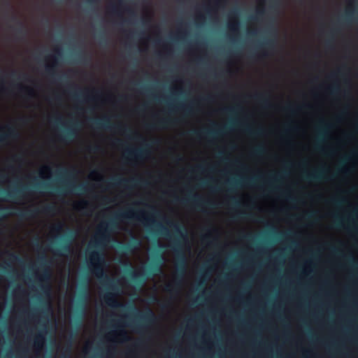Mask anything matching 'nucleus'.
Listing matches in <instances>:
<instances>
[{"label":"nucleus","instance_id":"1","mask_svg":"<svg viewBox=\"0 0 358 358\" xmlns=\"http://www.w3.org/2000/svg\"><path fill=\"white\" fill-rule=\"evenodd\" d=\"M115 220H138L143 222L146 227H148L150 224L156 225L159 228L157 231L159 234L169 237L172 241L173 250L175 252L178 254L180 253L183 244L187 242L186 230L178 223L166 219L165 220L166 223L173 229V233L171 234L166 227L155 222L154 220L145 217L143 211L136 212L133 209H129L118 213L107 223H101L95 239L90 244V248L98 249L102 248L106 243L109 242L110 239V232L117 226Z\"/></svg>","mask_w":358,"mask_h":358},{"label":"nucleus","instance_id":"2","mask_svg":"<svg viewBox=\"0 0 358 358\" xmlns=\"http://www.w3.org/2000/svg\"><path fill=\"white\" fill-rule=\"evenodd\" d=\"M103 299L104 302L111 308L129 310L138 320L130 322L127 326L133 328V329L138 333L145 331L148 329V324L152 323L156 318L154 312L150 308H148L145 312L141 313L138 311L134 306H127L118 302L116 299L115 293L107 292L103 296Z\"/></svg>","mask_w":358,"mask_h":358},{"label":"nucleus","instance_id":"3","mask_svg":"<svg viewBox=\"0 0 358 358\" xmlns=\"http://www.w3.org/2000/svg\"><path fill=\"white\" fill-rule=\"evenodd\" d=\"M89 257L96 276L99 278H103L104 282L108 285V288L112 291L115 292L119 291L117 282L111 279L104 271L105 259L103 255L97 250H93L90 252Z\"/></svg>","mask_w":358,"mask_h":358},{"label":"nucleus","instance_id":"4","mask_svg":"<svg viewBox=\"0 0 358 358\" xmlns=\"http://www.w3.org/2000/svg\"><path fill=\"white\" fill-rule=\"evenodd\" d=\"M58 173L65 178L62 185L56 189L59 194L71 193L73 190L79 193H86L89 191L86 184H79L76 185L72 181L75 178V170L62 169L59 171Z\"/></svg>","mask_w":358,"mask_h":358},{"label":"nucleus","instance_id":"5","mask_svg":"<svg viewBox=\"0 0 358 358\" xmlns=\"http://www.w3.org/2000/svg\"><path fill=\"white\" fill-rule=\"evenodd\" d=\"M164 257L162 253L157 252L153 261L144 269L143 273H136L132 269L128 271V275L133 282H137L141 277L155 276L162 272Z\"/></svg>","mask_w":358,"mask_h":358},{"label":"nucleus","instance_id":"6","mask_svg":"<svg viewBox=\"0 0 358 358\" xmlns=\"http://www.w3.org/2000/svg\"><path fill=\"white\" fill-rule=\"evenodd\" d=\"M186 271V259L182 254L179 256L178 264L177 265L176 273L173 280V285L168 284L165 287V290L169 292L174 291V287H178L184 277Z\"/></svg>","mask_w":358,"mask_h":358},{"label":"nucleus","instance_id":"7","mask_svg":"<svg viewBox=\"0 0 358 358\" xmlns=\"http://www.w3.org/2000/svg\"><path fill=\"white\" fill-rule=\"evenodd\" d=\"M93 124L98 129H111L113 128L117 129L120 131H122L124 134L129 135L133 133L131 128L123 126L122 124L113 125L110 122L108 117H103L101 119H95L93 120Z\"/></svg>","mask_w":358,"mask_h":358},{"label":"nucleus","instance_id":"8","mask_svg":"<svg viewBox=\"0 0 358 358\" xmlns=\"http://www.w3.org/2000/svg\"><path fill=\"white\" fill-rule=\"evenodd\" d=\"M39 260L41 262V265L43 267H45L46 262H47L46 257L45 255H43L39 258ZM50 278V273L49 270L46 268H44V269L43 270V273L39 277V280L42 282L46 283V285L41 284L40 285V288H41L42 292L48 296H50V287L49 285Z\"/></svg>","mask_w":358,"mask_h":358},{"label":"nucleus","instance_id":"9","mask_svg":"<svg viewBox=\"0 0 358 358\" xmlns=\"http://www.w3.org/2000/svg\"><path fill=\"white\" fill-rule=\"evenodd\" d=\"M149 145L145 143L143 146L136 149H127L125 151L126 157L129 160H141L145 159L149 154Z\"/></svg>","mask_w":358,"mask_h":358},{"label":"nucleus","instance_id":"10","mask_svg":"<svg viewBox=\"0 0 358 358\" xmlns=\"http://www.w3.org/2000/svg\"><path fill=\"white\" fill-rule=\"evenodd\" d=\"M182 203H193L198 208H203V207H208L210 208H213L215 207V203L208 201L204 200L201 196L198 194H188V196L185 199H183L180 201Z\"/></svg>","mask_w":358,"mask_h":358},{"label":"nucleus","instance_id":"11","mask_svg":"<svg viewBox=\"0 0 358 358\" xmlns=\"http://www.w3.org/2000/svg\"><path fill=\"white\" fill-rule=\"evenodd\" d=\"M29 190L25 185H17L10 190L3 191L1 193L8 199L13 200H21Z\"/></svg>","mask_w":358,"mask_h":358},{"label":"nucleus","instance_id":"12","mask_svg":"<svg viewBox=\"0 0 358 358\" xmlns=\"http://www.w3.org/2000/svg\"><path fill=\"white\" fill-rule=\"evenodd\" d=\"M55 55L52 57L53 59L52 63L45 66L46 74L52 78H54L57 75L58 59L62 56V50L61 48H55Z\"/></svg>","mask_w":358,"mask_h":358},{"label":"nucleus","instance_id":"13","mask_svg":"<svg viewBox=\"0 0 358 358\" xmlns=\"http://www.w3.org/2000/svg\"><path fill=\"white\" fill-rule=\"evenodd\" d=\"M327 172V169H321L318 170H315L311 173H305L304 178L305 180L310 182H319L324 179H327L326 177V173Z\"/></svg>","mask_w":358,"mask_h":358},{"label":"nucleus","instance_id":"14","mask_svg":"<svg viewBox=\"0 0 358 358\" xmlns=\"http://www.w3.org/2000/svg\"><path fill=\"white\" fill-rule=\"evenodd\" d=\"M330 127V125L327 124L324 120H321L320 123V126L318 127V142L315 144V150L322 152L323 151L322 147L320 145L319 142L322 141L324 137L328 134V130Z\"/></svg>","mask_w":358,"mask_h":358},{"label":"nucleus","instance_id":"15","mask_svg":"<svg viewBox=\"0 0 358 358\" xmlns=\"http://www.w3.org/2000/svg\"><path fill=\"white\" fill-rule=\"evenodd\" d=\"M270 33L273 34V38H267L263 43H262L259 45L261 48L263 49V51L261 54L262 57H266L268 56V53L266 51V49L272 50L274 48L275 44H276V30L272 29Z\"/></svg>","mask_w":358,"mask_h":358},{"label":"nucleus","instance_id":"16","mask_svg":"<svg viewBox=\"0 0 358 358\" xmlns=\"http://www.w3.org/2000/svg\"><path fill=\"white\" fill-rule=\"evenodd\" d=\"M141 245V241L137 238L133 237L131 241L126 244L120 245L119 250L124 254L132 253Z\"/></svg>","mask_w":358,"mask_h":358},{"label":"nucleus","instance_id":"17","mask_svg":"<svg viewBox=\"0 0 358 358\" xmlns=\"http://www.w3.org/2000/svg\"><path fill=\"white\" fill-rule=\"evenodd\" d=\"M229 128V125H226L223 128L216 129V130H208L206 131H199L196 130H193L191 132L192 135L195 136L197 138H201L202 134H205L208 137H214L215 136H220L224 134L228 129Z\"/></svg>","mask_w":358,"mask_h":358},{"label":"nucleus","instance_id":"18","mask_svg":"<svg viewBox=\"0 0 358 358\" xmlns=\"http://www.w3.org/2000/svg\"><path fill=\"white\" fill-rule=\"evenodd\" d=\"M77 123L71 122L68 127L62 131L60 136L61 139L63 141H71L74 138L77 134Z\"/></svg>","mask_w":358,"mask_h":358},{"label":"nucleus","instance_id":"19","mask_svg":"<svg viewBox=\"0 0 358 358\" xmlns=\"http://www.w3.org/2000/svg\"><path fill=\"white\" fill-rule=\"evenodd\" d=\"M72 241V234L68 236L62 243H61L55 250V253L59 256H64L66 253H69L71 250V243Z\"/></svg>","mask_w":358,"mask_h":358},{"label":"nucleus","instance_id":"20","mask_svg":"<svg viewBox=\"0 0 358 358\" xmlns=\"http://www.w3.org/2000/svg\"><path fill=\"white\" fill-rule=\"evenodd\" d=\"M261 180H262L261 176H252L250 178H241V182H244L245 184H246L248 185L253 186V185H256L257 182L260 181ZM240 183H241V180H238L231 179V180H229V184L230 185H233L234 184L239 185Z\"/></svg>","mask_w":358,"mask_h":358},{"label":"nucleus","instance_id":"21","mask_svg":"<svg viewBox=\"0 0 358 358\" xmlns=\"http://www.w3.org/2000/svg\"><path fill=\"white\" fill-rule=\"evenodd\" d=\"M113 182L112 183L113 185L114 186H117V185H122V186H125V187H129V186H134V185H136L138 182H143V183H148L147 182L145 181H141V180H136V179H131V180H127V179H125V178H113Z\"/></svg>","mask_w":358,"mask_h":358},{"label":"nucleus","instance_id":"22","mask_svg":"<svg viewBox=\"0 0 358 358\" xmlns=\"http://www.w3.org/2000/svg\"><path fill=\"white\" fill-rule=\"evenodd\" d=\"M6 133H0V143L5 141L8 138H15L17 136V132L15 128L11 126H6Z\"/></svg>","mask_w":358,"mask_h":358},{"label":"nucleus","instance_id":"23","mask_svg":"<svg viewBox=\"0 0 358 358\" xmlns=\"http://www.w3.org/2000/svg\"><path fill=\"white\" fill-rule=\"evenodd\" d=\"M252 98L262 103L264 107L268 108L271 106V103L266 93H257L252 96Z\"/></svg>","mask_w":358,"mask_h":358},{"label":"nucleus","instance_id":"24","mask_svg":"<svg viewBox=\"0 0 358 358\" xmlns=\"http://www.w3.org/2000/svg\"><path fill=\"white\" fill-rule=\"evenodd\" d=\"M90 92H92V93H95L96 94V96H85L84 92H82L80 93H74L73 94V97L80 101V98L81 97H84L85 98V101H94L96 98L99 97V92L96 90H91Z\"/></svg>","mask_w":358,"mask_h":358},{"label":"nucleus","instance_id":"25","mask_svg":"<svg viewBox=\"0 0 358 358\" xmlns=\"http://www.w3.org/2000/svg\"><path fill=\"white\" fill-rule=\"evenodd\" d=\"M171 123H173V121L171 120L169 118H162L158 120L157 124H149L148 127L150 129H155L157 127V126L160 128H165Z\"/></svg>","mask_w":358,"mask_h":358},{"label":"nucleus","instance_id":"26","mask_svg":"<svg viewBox=\"0 0 358 358\" xmlns=\"http://www.w3.org/2000/svg\"><path fill=\"white\" fill-rule=\"evenodd\" d=\"M245 131L250 136H259L264 134V129L262 127H258L257 129H253L250 126H246L245 127Z\"/></svg>","mask_w":358,"mask_h":358},{"label":"nucleus","instance_id":"27","mask_svg":"<svg viewBox=\"0 0 358 358\" xmlns=\"http://www.w3.org/2000/svg\"><path fill=\"white\" fill-rule=\"evenodd\" d=\"M38 213L37 210H26L20 211L17 215L23 219L31 218L35 216Z\"/></svg>","mask_w":358,"mask_h":358},{"label":"nucleus","instance_id":"28","mask_svg":"<svg viewBox=\"0 0 358 358\" xmlns=\"http://www.w3.org/2000/svg\"><path fill=\"white\" fill-rule=\"evenodd\" d=\"M45 341V336L42 332L37 334L34 338V345L37 348H41L43 347Z\"/></svg>","mask_w":358,"mask_h":358},{"label":"nucleus","instance_id":"29","mask_svg":"<svg viewBox=\"0 0 358 358\" xmlns=\"http://www.w3.org/2000/svg\"><path fill=\"white\" fill-rule=\"evenodd\" d=\"M266 148L263 145L256 146L252 152V155L256 157H261L266 153Z\"/></svg>","mask_w":358,"mask_h":358},{"label":"nucleus","instance_id":"30","mask_svg":"<svg viewBox=\"0 0 358 358\" xmlns=\"http://www.w3.org/2000/svg\"><path fill=\"white\" fill-rule=\"evenodd\" d=\"M11 20L13 21L17 22V23L19 25V27L17 29H16V33L17 34H23L26 33V30L24 29V27L23 24L17 20V17L15 15H12L11 16Z\"/></svg>","mask_w":358,"mask_h":358},{"label":"nucleus","instance_id":"31","mask_svg":"<svg viewBox=\"0 0 358 358\" xmlns=\"http://www.w3.org/2000/svg\"><path fill=\"white\" fill-rule=\"evenodd\" d=\"M239 24H240L238 20H236V21L234 22L233 23H230L229 24V28L233 33H236L238 31Z\"/></svg>","mask_w":358,"mask_h":358},{"label":"nucleus","instance_id":"32","mask_svg":"<svg viewBox=\"0 0 358 358\" xmlns=\"http://www.w3.org/2000/svg\"><path fill=\"white\" fill-rule=\"evenodd\" d=\"M238 109H239V107H230V108H222L220 110L222 113H227V114H234Z\"/></svg>","mask_w":358,"mask_h":358},{"label":"nucleus","instance_id":"33","mask_svg":"<svg viewBox=\"0 0 358 358\" xmlns=\"http://www.w3.org/2000/svg\"><path fill=\"white\" fill-rule=\"evenodd\" d=\"M301 109V107H297V110ZM284 110L291 114H294L296 108L292 104H289L284 108Z\"/></svg>","mask_w":358,"mask_h":358},{"label":"nucleus","instance_id":"34","mask_svg":"<svg viewBox=\"0 0 358 358\" xmlns=\"http://www.w3.org/2000/svg\"><path fill=\"white\" fill-rule=\"evenodd\" d=\"M335 226L337 228H341L343 227V219L338 216H335V221H334Z\"/></svg>","mask_w":358,"mask_h":358},{"label":"nucleus","instance_id":"35","mask_svg":"<svg viewBox=\"0 0 358 358\" xmlns=\"http://www.w3.org/2000/svg\"><path fill=\"white\" fill-rule=\"evenodd\" d=\"M33 187L34 188H36V189H48L51 188V187L49 185H46V184H44V183H36V184H34V185Z\"/></svg>","mask_w":358,"mask_h":358},{"label":"nucleus","instance_id":"36","mask_svg":"<svg viewBox=\"0 0 358 358\" xmlns=\"http://www.w3.org/2000/svg\"><path fill=\"white\" fill-rule=\"evenodd\" d=\"M89 205V203L87 201H82L81 202L78 203L76 205V208L83 210L87 208V206Z\"/></svg>","mask_w":358,"mask_h":358},{"label":"nucleus","instance_id":"37","mask_svg":"<svg viewBox=\"0 0 358 358\" xmlns=\"http://www.w3.org/2000/svg\"><path fill=\"white\" fill-rule=\"evenodd\" d=\"M118 336L121 337L124 341H128L129 339L124 329H119Z\"/></svg>","mask_w":358,"mask_h":358},{"label":"nucleus","instance_id":"38","mask_svg":"<svg viewBox=\"0 0 358 358\" xmlns=\"http://www.w3.org/2000/svg\"><path fill=\"white\" fill-rule=\"evenodd\" d=\"M55 210V207L52 205H46L43 208V212L49 213H52Z\"/></svg>","mask_w":358,"mask_h":358},{"label":"nucleus","instance_id":"39","mask_svg":"<svg viewBox=\"0 0 358 358\" xmlns=\"http://www.w3.org/2000/svg\"><path fill=\"white\" fill-rule=\"evenodd\" d=\"M19 87V89L22 91V90H26V92H27L28 95L30 96H32L33 94H34V92H33V90L31 89V88H28V87H24L22 85H18Z\"/></svg>","mask_w":358,"mask_h":358},{"label":"nucleus","instance_id":"40","mask_svg":"<svg viewBox=\"0 0 358 358\" xmlns=\"http://www.w3.org/2000/svg\"><path fill=\"white\" fill-rule=\"evenodd\" d=\"M9 257L12 261L20 262H22V259L18 255H17L14 253H9Z\"/></svg>","mask_w":358,"mask_h":358},{"label":"nucleus","instance_id":"41","mask_svg":"<svg viewBox=\"0 0 358 358\" xmlns=\"http://www.w3.org/2000/svg\"><path fill=\"white\" fill-rule=\"evenodd\" d=\"M348 261L352 265V266L355 267V268H357L358 266V264L355 261L354 257H352V255L349 256V257L348 258Z\"/></svg>","mask_w":358,"mask_h":358},{"label":"nucleus","instance_id":"42","mask_svg":"<svg viewBox=\"0 0 358 358\" xmlns=\"http://www.w3.org/2000/svg\"><path fill=\"white\" fill-rule=\"evenodd\" d=\"M53 230L57 233H59L63 229V224L62 223H59L53 227Z\"/></svg>","mask_w":358,"mask_h":358},{"label":"nucleus","instance_id":"43","mask_svg":"<svg viewBox=\"0 0 358 358\" xmlns=\"http://www.w3.org/2000/svg\"><path fill=\"white\" fill-rule=\"evenodd\" d=\"M329 90L331 94H336L339 91V87L338 85H334L331 87H329Z\"/></svg>","mask_w":358,"mask_h":358},{"label":"nucleus","instance_id":"44","mask_svg":"<svg viewBox=\"0 0 358 358\" xmlns=\"http://www.w3.org/2000/svg\"><path fill=\"white\" fill-rule=\"evenodd\" d=\"M264 14V9H258L257 10L256 16H252V20H255L257 17H260Z\"/></svg>","mask_w":358,"mask_h":358},{"label":"nucleus","instance_id":"45","mask_svg":"<svg viewBox=\"0 0 358 358\" xmlns=\"http://www.w3.org/2000/svg\"><path fill=\"white\" fill-rule=\"evenodd\" d=\"M100 148L99 145H94V146H89L88 147V150L90 152H96L99 150Z\"/></svg>","mask_w":358,"mask_h":358},{"label":"nucleus","instance_id":"46","mask_svg":"<svg viewBox=\"0 0 358 358\" xmlns=\"http://www.w3.org/2000/svg\"><path fill=\"white\" fill-rule=\"evenodd\" d=\"M238 9H234L233 10L231 11L230 13V16L232 17V18H234V19H236L238 17Z\"/></svg>","mask_w":358,"mask_h":358},{"label":"nucleus","instance_id":"47","mask_svg":"<svg viewBox=\"0 0 358 358\" xmlns=\"http://www.w3.org/2000/svg\"><path fill=\"white\" fill-rule=\"evenodd\" d=\"M181 108H183L184 111L185 112L186 114H189V113L192 111V108L191 107L189 106V105H185V106H180Z\"/></svg>","mask_w":358,"mask_h":358},{"label":"nucleus","instance_id":"48","mask_svg":"<svg viewBox=\"0 0 358 358\" xmlns=\"http://www.w3.org/2000/svg\"><path fill=\"white\" fill-rule=\"evenodd\" d=\"M43 171H45V172H50L51 171V168L50 166H45L43 169L41 171H40V176H42V173Z\"/></svg>","mask_w":358,"mask_h":358},{"label":"nucleus","instance_id":"49","mask_svg":"<svg viewBox=\"0 0 358 358\" xmlns=\"http://www.w3.org/2000/svg\"><path fill=\"white\" fill-rule=\"evenodd\" d=\"M212 237L211 229H208V232L203 237V240H208Z\"/></svg>","mask_w":358,"mask_h":358},{"label":"nucleus","instance_id":"50","mask_svg":"<svg viewBox=\"0 0 358 358\" xmlns=\"http://www.w3.org/2000/svg\"><path fill=\"white\" fill-rule=\"evenodd\" d=\"M78 58L79 62H83L86 58L85 54H84L83 52L79 54L78 56Z\"/></svg>","mask_w":358,"mask_h":358},{"label":"nucleus","instance_id":"51","mask_svg":"<svg viewBox=\"0 0 358 358\" xmlns=\"http://www.w3.org/2000/svg\"><path fill=\"white\" fill-rule=\"evenodd\" d=\"M333 201L336 205H341L345 201L344 199H334Z\"/></svg>","mask_w":358,"mask_h":358},{"label":"nucleus","instance_id":"52","mask_svg":"<svg viewBox=\"0 0 358 358\" xmlns=\"http://www.w3.org/2000/svg\"><path fill=\"white\" fill-rule=\"evenodd\" d=\"M278 176H278V175L271 176H270L271 181L278 182Z\"/></svg>","mask_w":358,"mask_h":358},{"label":"nucleus","instance_id":"53","mask_svg":"<svg viewBox=\"0 0 358 358\" xmlns=\"http://www.w3.org/2000/svg\"><path fill=\"white\" fill-rule=\"evenodd\" d=\"M231 202L235 206H239L240 203L237 201V199L234 197L231 198Z\"/></svg>","mask_w":358,"mask_h":358},{"label":"nucleus","instance_id":"54","mask_svg":"<svg viewBox=\"0 0 358 358\" xmlns=\"http://www.w3.org/2000/svg\"><path fill=\"white\" fill-rule=\"evenodd\" d=\"M287 199L291 202H296V199L293 197V196H287Z\"/></svg>","mask_w":358,"mask_h":358},{"label":"nucleus","instance_id":"55","mask_svg":"<svg viewBox=\"0 0 358 358\" xmlns=\"http://www.w3.org/2000/svg\"><path fill=\"white\" fill-rule=\"evenodd\" d=\"M352 15V12L351 10H347L345 13V17L347 18L351 17Z\"/></svg>","mask_w":358,"mask_h":358},{"label":"nucleus","instance_id":"56","mask_svg":"<svg viewBox=\"0 0 358 358\" xmlns=\"http://www.w3.org/2000/svg\"><path fill=\"white\" fill-rule=\"evenodd\" d=\"M110 10H111V13L113 14H115L117 13V8L115 6H112L111 8H110Z\"/></svg>","mask_w":358,"mask_h":358},{"label":"nucleus","instance_id":"57","mask_svg":"<svg viewBox=\"0 0 358 358\" xmlns=\"http://www.w3.org/2000/svg\"><path fill=\"white\" fill-rule=\"evenodd\" d=\"M212 9L210 6H207V7H205V11L208 13V14H210V12H211Z\"/></svg>","mask_w":358,"mask_h":358},{"label":"nucleus","instance_id":"58","mask_svg":"<svg viewBox=\"0 0 358 358\" xmlns=\"http://www.w3.org/2000/svg\"><path fill=\"white\" fill-rule=\"evenodd\" d=\"M294 129V127L292 126V124H287V131L293 130Z\"/></svg>","mask_w":358,"mask_h":358},{"label":"nucleus","instance_id":"59","mask_svg":"<svg viewBox=\"0 0 358 358\" xmlns=\"http://www.w3.org/2000/svg\"><path fill=\"white\" fill-rule=\"evenodd\" d=\"M349 159H350V157H345L343 159V160H342L341 163H342V164H345V163L347 161H348Z\"/></svg>","mask_w":358,"mask_h":358},{"label":"nucleus","instance_id":"60","mask_svg":"<svg viewBox=\"0 0 358 358\" xmlns=\"http://www.w3.org/2000/svg\"><path fill=\"white\" fill-rule=\"evenodd\" d=\"M273 3L271 6V8H274L275 7V3H277L278 2V0H273Z\"/></svg>","mask_w":358,"mask_h":358},{"label":"nucleus","instance_id":"61","mask_svg":"<svg viewBox=\"0 0 358 358\" xmlns=\"http://www.w3.org/2000/svg\"><path fill=\"white\" fill-rule=\"evenodd\" d=\"M13 159H15V160H21V157L15 156V157H13Z\"/></svg>","mask_w":358,"mask_h":358},{"label":"nucleus","instance_id":"62","mask_svg":"<svg viewBox=\"0 0 358 358\" xmlns=\"http://www.w3.org/2000/svg\"><path fill=\"white\" fill-rule=\"evenodd\" d=\"M56 122L57 123H61L62 122V119L60 117L57 119Z\"/></svg>","mask_w":358,"mask_h":358},{"label":"nucleus","instance_id":"63","mask_svg":"<svg viewBox=\"0 0 358 358\" xmlns=\"http://www.w3.org/2000/svg\"><path fill=\"white\" fill-rule=\"evenodd\" d=\"M224 155V152L223 151H220V152H219V155H220V156H223Z\"/></svg>","mask_w":358,"mask_h":358},{"label":"nucleus","instance_id":"64","mask_svg":"<svg viewBox=\"0 0 358 358\" xmlns=\"http://www.w3.org/2000/svg\"><path fill=\"white\" fill-rule=\"evenodd\" d=\"M43 317L45 319V322L48 321V316H43Z\"/></svg>","mask_w":358,"mask_h":358}]
</instances>
